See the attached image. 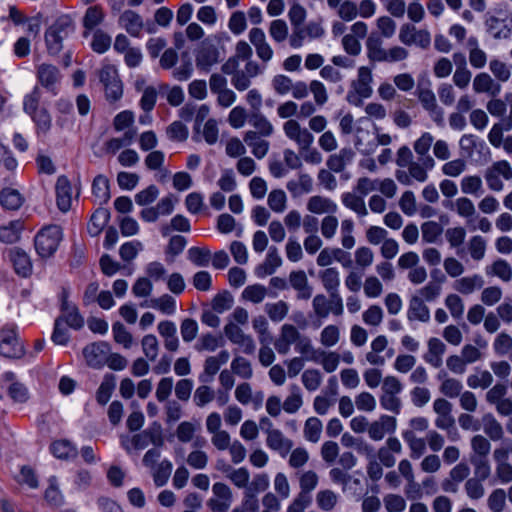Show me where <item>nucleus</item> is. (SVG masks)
I'll use <instances>...</instances> for the list:
<instances>
[{
	"instance_id": "obj_1",
	"label": "nucleus",
	"mask_w": 512,
	"mask_h": 512,
	"mask_svg": "<svg viewBox=\"0 0 512 512\" xmlns=\"http://www.w3.org/2000/svg\"><path fill=\"white\" fill-rule=\"evenodd\" d=\"M75 31V24L68 15L59 16L45 31L47 53L57 56L63 49V42Z\"/></svg>"
},
{
	"instance_id": "obj_2",
	"label": "nucleus",
	"mask_w": 512,
	"mask_h": 512,
	"mask_svg": "<svg viewBox=\"0 0 512 512\" xmlns=\"http://www.w3.org/2000/svg\"><path fill=\"white\" fill-rule=\"evenodd\" d=\"M26 354L24 343L19 338L18 326L13 323L0 328V355L9 359H21Z\"/></svg>"
},
{
	"instance_id": "obj_3",
	"label": "nucleus",
	"mask_w": 512,
	"mask_h": 512,
	"mask_svg": "<svg viewBox=\"0 0 512 512\" xmlns=\"http://www.w3.org/2000/svg\"><path fill=\"white\" fill-rule=\"evenodd\" d=\"M62 240V230L58 225H49L42 228L35 236L34 245L42 258L54 255Z\"/></svg>"
},
{
	"instance_id": "obj_4",
	"label": "nucleus",
	"mask_w": 512,
	"mask_h": 512,
	"mask_svg": "<svg viewBox=\"0 0 512 512\" xmlns=\"http://www.w3.org/2000/svg\"><path fill=\"white\" fill-rule=\"evenodd\" d=\"M372 82L373 75L371 69L366 66H361L358 69L357 79L353 80L351 83L353 92L347 94V101L356 106L361 105L362 98H369L373 93Z\"/></svg>"
},
{
	"instance_id": "obj_5",
	"label": "nucleus",
	"mask_w": 512,
	"mask_h": 512,
	"mask_svg": "<svg viewBox=\"0 0 512 512\" xmlns=\"http://www.w3.org/2000/svg\"><path fill=\"white\" fill-rule=\"evenodd\" d=\"M99 79L103 84L105 95L108 101L119 100L123 95V84L119 79L115 66L105 64L99 70Z\"/></svg>"
},
{
	"instance_id": "obj_6",
	"label": "nucleus",
	"mask_w": 512,
	"mask_h": 512,
	"mask_svg": "<svg viewBox=\"0 0 512 512\" xmlns=\"http://www.w3.org/2000/svg\"><path fill=\"white\" fill-rule=\"evenodd\" d=\"M484 179L489 189L501 191L504 188L503 180L512 179V167L506 160L496 161L485 170Z\"/></svg>"
},
{
	"instance_id": "obj_7",
	"label": "nucleus",
	"mask_w": 512,
	"mask_h": 512,
	"mask_svg": "<svg viewBox=\"0 0 512 512\" xmlns=\"http://www.w3.org/2000/svg\"><path fill=\"white\" fill-rule=\"evenodd\" d=\"M487 31L495 39H507L512 33V14L506 10H498L495 15L486 19Z\"/></svg>"
},
{
	"instance_id": "obj_8",
	"label": "nucleus",
	"mask_w": 512,
	"mask_h": 512,
	"mask_svg": "<svg viewBox=\"0 0 512 512\" xmlns=\"http://www.w3.org/2000/svg\"><path fill=\"white\" fill-rule=\"evenodd\" d=\"M37 82L47 92L57 95L61 83L62 74L58 67L53 64L42 63L36 67Z\"/></svg>"
},
{
	"instance_id": "obj_9",
	"label": "nucleus",
	"mask_w": 512,
	"mask_h": 512,
	"mask_svg": "<svg viewBox=\"0 0 512 512\" xmlns=\"http://www.w3.org/2000/svg\"><path fill=\"white\" fill-rule=\"evenodd\" d=\"M213 497L207 501L212 512H227L232 504V491L228 485L216 482L212 486Z\"/></svg>"
},
{
	"instance_id": "obj_10",
	"label": "nucleus",
	"mask_w": 512,
	"mask_h": 512,
	"mask_svg": "<svg viewBox=\"0 0 512 512\" xmlns=\"http://www.w3.org/2000/svg\"><path fill=\"white\" fill-rule=\"evenodd\" d=\"M225 336L228 340L238 345L242 352L247 355H252L255 352L256 345L253 338L247 335L243 330L235 323H228L224 327Z\"/></svg>"
},
{
	"instance_id": "obj_11",
	"label": "nucleus",
	"mask_w": 512,
	"mask_h": 512,
	"mask_svg": "<svg viewBox=\"0 0 512 512\" xmlns=\"http://www.w3.org/2000/svg\"><path fill=\"white\" fill-rule=\"evenodd\" d=\"M283 130L287 138L297 143L301 150H307L313 143V135L293 119L283 124Z\"/></svg>"
},
{
	"instance_id": "obj_12",
	"label": "nucleus",
	"mask_w": 512,
	"mask_h": 512,
	"mask_svg": "<svg viewBox=\"0 0 512 512\" xmlns=\"http://www.w3.org/2000/svg\"><path fill=\"white\" fill-rule=\"evenodd\" d=\"M110 353V346L104 341L87 345L83 349V355L90 367L101 368L107 362V355Z\"/></svg>"
},
{
	"instance_id": "obj_13",
	"label": "nucleus",
	"mask_w": 512,
	"mask_h": 512,
	"mask_svg": "<svg viewBox=\"0 0 512 512\" xmlns=\"http://www.w3.org/2000/svg\"><path fill=\"white\" fill-rule=\"evenodd\" d=\"M219 61L220 51L217 46L209 40L203 41L196 53V66L200 70L208 71Z\"/></svg>"
},
{
	"instance_id": "obj_14",
	"label": "nucleus",
	"mask_w": 512,
	"mask_h": 512,
	"mask_svg": "<svg viewBox=\"0 0 512 512\" xmlns=\"http://www.w3.org/2000/svg\"><path fill=\"white\" fill-rule=\"evenodd\" d=\"M397 420L394 416L381 415L377 420L369 423L368 435L374 441L382 440L387 433H394Z\"/></svg>"
},
{
	"instance_id": "obj_15",
	"label": "nucleus",
	"mask_w": 512,
	"mask_h": 512,
	"mask_svg": "<svg viewBox=\"0 0 512 512\" xmlns=\"http://www.w3.org/2000/svg\"><path fill=\"white\" fill-rule=\"evenodd\" d=\"M249 40L255 47L258 58L263 63H268L273 58V49L266 40V35L261 28H252L249 31Z\"/></svg>"
},
{
	"instance_id": "obj_16",
	"label": "nucleus",
	"mask_w": 512,
	"mask_h": 512,
	"mask_svg": "<svg viewBox=\"0 0 512 512\" xmlns=\"http://www.w3.org/2000/svg\"><path fill=\"white\" fill-rule=\"evenodd\" d=\"M131 442L136 449H144L150 444L161 445L163 439L160 425L155 423L148 429L134 435Z\"/></svg>"
},
{
	"instance_id": "obj_17",
	"label": "nucleus",
	"mask_w": 512,
	"mask_h": 512,
	"mask_svg": "<svg viewBox=\"0 0 512 512\" xmlns=\"http://www.w3.org/2000/svg\"><path fill=\"white\" fill-rule=\"evenodd\" d=\"M56 204L60 211L67 212L72 205V186L65 175L57 178L55 185Z\"/></svg>"
},
{
	"instance_id": "obj_18",
	"label": "nucleus",
	"mask_w": 512,
	"mask_h": 512,
	"mask_svg": "<svg viewBox=\"0 0 512 512\" xmlns=\"http://www.w3.org/2000/svg\"><path fill=\"white\" fill-rule=\"evenodd\" d=\"M289 284L297 292L296 298L298 300H308L311 298L313 288L309 284L307 275L303 270L290 272Z\"/></svg>"
},
{
	"instance_id": "obj_19",
	"label": "nucleus",
	"mask_w": 512,
	"mask_h": 512,
	"mask_svg": "<svg viewBox=\"0 0 512 512\" xmlns=\"http://www.w3.org/2000/svg\"><path fill=\"white\" fill-rule=\"evenodd\" d=\"M402 452V445L398 438L389 437L386 440V444L383 447H380L377 456L379 459V463L387 468H391L395 465L396 459L393 454H400Z\"/></svg>"
},
{
	"instance_id": "obj_20",
	"label": "nucleus",
	"mask_w": 512,
	"mask_h": 512,
	"mask_svg": "<svg viewBox=\"0 0 512 512\" xmlns=\"http://www.w3.org/2000/svg\"><path fill=\"white\" fill-rule=\"evenodd\" d=\"M269 136H260L251 131H246L243 137L244 142L251 149L252 154L257 159L264 158L270 148V143L266 138Z\"/></svg>"
},
{
	"instance_id": "obj_21",
	"label": "nucleus",
	"mask_w": 512,
	"mask_h": 512,
	"mask_svg": "<svg viewBox=\"0 0 512 512\" xmlns=\"http://www.w3.org/2000/svg\"><path fill=\"white\" fill-rule=\"evenodd\" d=\"M407 319L411 322L420 321L423 323H427L430 320V310L420 296L413 295L410 298Z\"/></svg>"
},
{
	"instance_id": "obj_22",
	"label": "nucleus",
	"mask_w": 512,
	"mask_h": 512,
	"mask_svg": "<svg viewBox=\"0 0 512 512\" xmlns=\"http://www.w3.org/2000/svg\"><path fill=\"white\" fill-rule=\"evenodd\" d=\"M9 259L18 275L28 277L31 274L32 263L29 255L24 250L20 248L11 249L9 251Z\"/></svg>"
},
{
	"instance_id": "obj_23",
	"label": "nucleus",
	"mask_w": 512,
	"mask_h": 512,
	"mask_svg": "<svg viewBox=\"0 0 512 512\" xmlns=\"http://www.w3.org/2000/svg\"><path fill=\"white\" fill-rule=\"evenodd\" d=\"M266 445L273 451L278 452L282 457H286L293 447V441L285 437L279 429L269 432L266 438Z\"/></svg>"
},
{
	"instance_id": "obj_24",
	"label": "nucleus",
	"mask_w": 512,
	"mask_h": 512,
	"mask_svg": "<svg viewBox=\"0 0 512 512\" xmlns=\"http://www.w3.org/2000/svg\"><path fill=\"white\" fill-rule=\"evenodd\" d=\"M282 265V259L275 246L269 247L265 261L256 267L255 273L258 277L262 278L272 275L278 267Z\"/></svg>"
},
{
	"instance_id": "obj_25",
	"label": "nucleus",
	"mask_w": 512,
	"mask_h": 512,
	"mask_svg": "<svg viewBox=\"0 0 512 512\" xmlns=\"http://www.w3.org/2000/svg\"><path fill=\"white\" fill-rule=\"evenodd\" d=\"M248 124L253 127L251 132L259 134L260 136L271 137L274 133L273 124L261 111H253L248 116Z\"/></svg>"
},
{
	"instance_id": "obj_26",
	"label": "nucleus",
	"mask_w": 512,
	"mask_h": 512,
	"mask_svg": "<svg viewBox=\"0 0 512 512\" xmlns=\"http://www.w3.org/2000/svg\"><path fill=\"white\" fill-rule=\"evenodd\" d=\"M446 351L445 344L438 338L432 337L428 341V351L424 354L423 359L435 368L442 365V356Z\"/></svg>"
},
{
	"instance_id": "obj_27",
	"label": "nucleus",
	"mask_w": 512,
	"mask_h": 512,
	"mask_svg": "<svg viewBox=\"0 0 512 512\" xmlns=\"http://www.w3.org/2000/svg\"><path fill=\"white\" fill-rule=\"evenodd\" d=\"M367 57L371 62H384L387 50L380 35L371 33L366 40Z\"/></svg>"
},
{
	"instance_id": "obj_28",
	"label": "nucleus",
	"mask_w": 512,
	"mask_h": 512,
	"mask_svg": "<svg viewBox=\"0 0 512 512\" xmlns=\"http://www.w3.org/2000/svg\"><path fill=\"white\" fill-rule=\"evenodd\" d=\"M300 492L297 496L312 501L311 493L317 487L319 477L315 471L308 470L298 474Z\"/></svg>"
},
{
	"instance_id": "obj_29",
	"label": "nucleus",
	"mask_w": 512,
	"mask_h": 512,
	"mask_svg": "<svg viewBox=\"0 0 512 512\" xmlns=\"http://www.w3.org/2000/svg\"><path fill=\"white\" fill-rule=\"evenodd\" d=\"M354 157V152L350 148H343L338 153L332 154L328 157L326 165L330 171L335 173L342 172L346 165L351 163Z\"/></svg>"
},
{
	"instance_id": "obj_30",
	"label": "nucleus",
	"mask_w": 512,
	"mask_h": 512,
	"mask_svg": "<svg viewBox=\"0 0 512 512\" xmlns=\"http://www.w3.org/2000/svg\"><path fill=\"white\" fill-rule=\"evenodd\" d=\"M473 89L476 93H489L495 97L500 93L501 86L494 82L488 73H480L473 80Z\"/></svg>"
},
{
	"instance_id": "obj_31",
	"label": "nucleus",
	"mask_w": 512,
	"mask_h": 512,
	"mask_svg": "<svg viewBox=\"0 0 512 512\" xmlns=\"http://www.w3.org/2000/svg\"><path fill=\"white\" fill-rule=\"evenodd\" d=\"M110 219V212L105 208H98L91 215L87 224V231L91 237L98 236Z\"/></svg>"
},
{
	"instance_id": "obj_32",
	"label": "nucleus",
	"mask_w": 512,
	"mask_h": 512,
	"mask_svg": "<svg viewBox=\"0 0 512 512\" xmlns=\"http://www.w3.org/2000/svg\"><path fill=\"white\" fill-rule=\"evenodd\" d=\"M420 161V163L412 162L407 167L412 179L418 182H425L428 178L427 170H431L434 167L435 161L431 156L420 158Z\"/></svg>"
},
{
	"instance_id": "obj_33",
	"label": "nucleus",
	"mask_w": 512,
	"mask_h": 512,
	"mask_svg": "<svg viewBox=\"0 0 512 512\" xmlns=\"http://www.w3.org/2000/svg\"><path fill=\"white\" fill-rule=\"evenodd\" d=\"M24 224L21 220H13L0 226V242L12 244L20 239Z\"/></svg>"
},
{
	"instance_id": "obj_34",
	"label": "nucleus",
	"mask_w": 512,
	"mask_h": 512,
	"mask_svg": "<svg viewBox=\"0 0 512 512\" xmlns=\"http://www.w3.org/2000/svg\"><path fill=\"white\" fill-rule=\"evenodd\" d=\"M222 472L225 473V476L237 487V488H245L248 487L250 473L247 468L240 467L238 469L232 468L230 465H223Z\"/></svg>"
},
{
	"instance_id": "obj_35",
	"label": "nucleus",
	"mask_w": 512,
	"mask_h": 512,
	"mask_svg": "<svg viewBox=\"0 0 512 512\" xmlns=\"http://www.w3.org/2000/svg\"><path fill=\"white\" fill-rule=\"evenodd\" d=\"M307 209L315 214L335 213L337 211V205L329 198L316 195L309 198Z\"/></svg>"
},
{
	"instance_id": "obj_36",
	"label": "nucleus",
	"mask_w": 512,
	"mask_h": 512,
	"mask_svg": "<svg viewBox=\"0 0 512 512\" xmlns=\"http://www.w3.org/2000/svg\"><path fill=\"white\" fill-rule=\"evenodd\" d=\"M482 428L484 433L492 441H499L504 436V430L501 423L491 413L483 415Z\"/></svg>"
},
{
	"instance_id": "obj_37",
	"label": "nucleus",
	"mask_w": 512,
	"mask_h": 512,
	"mask_svg": "<svg viewBox=\"0 0 512 512\" xmlns=\"http://www.w3.org/2000/svg\"><path fill=\"white\" fill-rule=\"evenodd\" d=\"M51 453L58 459H73L77 456L78 450L68 440H57L50 445Z\"/></svg>"
},
{
	"instance_id": "obj_38",
	"label": "nucleus",
	"mask_w": 512,
	"mask_h": 512,
	"mask_svg": "<svg viewBox=\"0 0 512 512\" xmlns=\"http://www.w3.org/2000/svg\"><path fill=\"white\" fill-rule=\"evenodd\" d=\"M340 496L331 489H323L316 494L317 507L325 512H331L339 502Z\"/></svg>"
},
{
	"instance_id": "obj_39",
	"label": "nucleus",
	"mask_w": 512,
	"mask_h": 512,
	"mask_svg": "<svg viewBox=\"0 0 512 512\" xmlns=\"http://www.w3.org/2000/svg\"><path fill=\"white\" fill-rule=\"evenodd\" d=\"M319 278L329 295L339 293L340 277L336 268H326L319 273Z\"/></svg>"
},
{
	"instance_id": "obj_40",
	"label": "nucleus",
	"mask_w": 512,
	"mask_h": 512,
	"mask_svg": "<svg viewBox=\"0 0 512 512\" xmlns=\"http://www.w3.org/2000/svg\"><path fill=\"white\" fill-rule=\"evenodd\" d=\"M341 200L346 208L354 211L359 216H366L368 214L365 201L360 194L357 195L356 192H346L342 194Z\"/></svg>"
},
{
	"instance_id": "obj_41",
	"label": "nucleus",
	"mask_w": 512,
	"mask_h": 512,
	"mask_svg": "<svg viewBox=\"0 0 512 512\" xmlns=\"http://www.w3.org/2000/svg\"><path fill=\"white\" fill-rule=\"evenodd\" d=\"M486 274L498 277L503 282H510L512 280V267L506 260L497 259L486 267Z\"/></svg>"
},
{
	"instance_id": "obj_42",
	"label": "nucleus",
	"mask_w": 512,
	"mask_h": 512,
	"mask_svg": "<svg viewBox=\"0 0 512 512\" xmlns=\"http://www.w3.org/2000/svg\"><path fill=\"white\" fill-rule=\"evenodd\" d=\"M23 197L20 192L13 188H4L0 192V204L8 210H17L23 204Z\"/></svg>"
},
{
	"instance_id": "obj_43",
	"label": "nucleus",
	"mask_w": 512,
	"mask_h": 512,
	"mask_svg": "<svg viewBox=\"0 0 512 512\" xmlns=\"http://www.w3.org/2000/svg\"><path fill=\"white\" fill-rule=\"evenodd\" d=\"M264 311L272 322L279 323L288 315L289 304L284 300L266 303Z\"/></svg>"
},
{
	"instance_id": "obj_44",
	"label": "nucleus",
	"mask_w": 512,
	"mask_h": 512,
	"mask_svg": "<svg viewBox=\"0 0 512 512\" xmlns=\"http://www.w3.org/2000/svg\"><path fill=\"white\" fill-rule=\"evenodd\" d=\"M286 188L293 196L310 193L313 190V180L308 174H300L298 180H290Z\"/></svg>"
},
{
	"instance_id": "obj_45",
	"label": "nucleus",
	"mask_w": 512,
	"mask_h": 512,
	"mask_svg": "<svg viewBox=\"0 0 512 512\" xmlns=\"http://www.w3.org/2000/svg\"><path fill=\"white\" fill-rule=\"evenodd\" d=\"M92 193L99 204L108 202L110 199L109 181L104 175H98L92 183Z\"/></svg>"
},
{
	"instance_id": "obj_46",
	"label": "nucleus",
	"mask_w": 512,
	"mask_h": 512,
	"mask_svg": "<svg viewBox=\"0 0 512 512\" xmlns=\"http://www.w3.org/2000/svg\"><path fill=\"white\" fill-rule=\"evenodd\" d=\"M483 285V278L480 275L475 274L456 280L454 288L461 294L467 295L472 293L475 289L482 288Z\"/></svg>"
},
{
	"instance_id": "obj_47",
	"label": "nucleus",
	"mask_w": 512,
	"mask_h": 512,
	"mask_svg": "<svg viewBox=\"0 0 512 512\" xmlns=\"http://www.w3.org/2000/svg\"><path fill=\"white\" fill-rule=\"evenodd\" d=\"M173 469V464L170 460L164 459L159 464L151 469V474L154 480V483L157 487L164 486Z\"/></svg>"
},
{
	"instance_id": "obj_48",
	"label": "nucleus",
	"mask_w": 512,
	"mask_h": 512,
	"mask_svg": "<svg viewBox=\"0 0 512 512\" xmlns=\"http://www.w3.org/2000/svg\"><path fill=\"white\" fill-rule=\"evenodd\" d=\"M116 386V378L113 374L105 375L102 383L96 392V400L100 405H105L110 400Z\"/></svg>"
},
{
	"instance_id": "obj_49",
	"label": "nucleus",
	"mask_w": 512,
	"mask_h": 512,
	"mask_svg": "<svg viewBox=\"0 0 512 512\" xmlns=\"http://www.w3.org/2000/svg\"><path fill=\"white\" fill-rule=\"evenodd\" d=\"M402 437L411 450V458L418 459L424 454L426 450L425 441L422 438L416 437L413 431H404Z\"/></svg>"
},
{
	"instance_id": "obj_50",
	"label": "nucleus",
	"mask_w": 512,
	"mask_h": 512,
	"mask_svg": "<svg viewBox=\"0 0 512 512\" xmlns=\"http://www.w3.org/2000/svg\"><path fill=\"white\" fill-rule=\"evenodd\" d=\"M290 394L283 402V409L289 414L296 413L303 404L301 390L298 385L292 384L289 387Z\"/></svg>"
},
{
	"instance_id": "obj_51",
	"label": "nucleus",
	"mask_w": 512,
	"mask_h": 512,
	"mask_svg": "<svg viewBox=\"0 0 512 512\" xmlns=\"http://www.w3.org/2000/svg\"><path fill=\"white\" fill-rule=\"evenodd\" d=\"M223 345V339L221 336L213 335L212 333H206L196 342L194 348L198 352H214L218 347Z\"/></svg>"
},
{
	"instance_id": "obj_52",
	"label": "nucleus",
	"mask_w": 512,
	"mask_h": 512,
	"mask_svg": "<svg viewBox=\"0 0 512 512\" xmlns=\"http://www.w3.org/2000/svg\"><path fill=\"white\" fill-rule=\"evenodd\" d=\"M444 206L454 208L457 214L464 218L472 217L476 213L473 202L466 197H460L456 199L455 202L449 201L447 204H444Z\"/></svg>"
},
{
	"instance_id": "obj_53",
	"label": "nucleus",
	"mask_w": 512,
	"mask_h": 512,
	"mask_svg": "<svg viewBox=\"0 0 512 512\" xmlns=\"http://www.w3.org/2000/svg\"><path fill=\"white\" fill-rule=\"evenodd\" d=\"M464 491L467 497L473 501L480 500L485 496V487L479 478H468L464 484Z\"/></svg>"
},
{
	"instance_id": "obj_54",
	"label": "nucleus",
	"mask_w": 512,
	"mask_h": 512,
	"mask_svg": "<svg viewBox=\"0 0 512 512\" xmlns=\"http://www.w3.org/2000/svg\"><path fill=\"white\" fill-rule=\"evenodd\" d=\"M188 259L198 267L208 266L211 252L206 247H191L187 252Z\"/></svg>"
},
{
	"instance_id": "obj_55",
	"label": "nucleus",
	"mask_w": 512,
	"mask_h": 512,
	"mask_svg": "<svg viewBox=\"0 0 512 512\" xmlns=\"http://www.w3.org/2000/svg\"><path fill=\"white\" fill-rule=\"evenodd\" d=\"M150 306L166 315H172L176 312V301L168 294L152 299Z\"/></svg>"
},
{
	"instance_id": "obj_56",
	"label": "nucleus",
	"mask_w": 512,
	"mask_h": 512,
	"mask_svg": "<svg viewBox=\"0 0 512 512\" xmlns=\"http://www.w3.org/2000/svg\"><path fill=\"white\" fill-rule=\"evenodd\" d=\"M506 493L504 489H494L487 498V505L492 512H503L506 506Z\"/></svg>"
},
{
	"instance_id": "obj_57",
	"label": "nucleus",
	"mask_w": 512,
	"mask_h": 512,
	"mask_svg": "<svg viewBox=\"0 0 512 512\" xmlns=\"http://www.w3.org/2000/svg\"><path fill=\"white\" fill-rule=\"evenodd\" d=\"M471 448L474 455L471 458H487L491 450V443L483 435H475L471 439Z\"/></svg>"
},
{
	"instance_id": "obj_58",
	"label": "nucleus",
	"mask_w": 512,
	"mask_h": 512,
	"mask_svg": "<svg viewBox=\"0 0 512 512\" xmlns=\"http://www.w3.org/2000/svg\"><path fill=\"white\" fill-rule=\"evenodd\" d=\"M269 35L275 43L284 42L290 36L287 23L282 19L273 20L269 26Z\"/></svg>"
},
{
	"instance_id": "obj_59",
	"label": "nucleus",
	"mask_w": 512,
	"mask_h": 512,
	"mask_svg": "<svg viewBox=\"0 0 512 512\" xmlns=\"http://www.w3.org/2000/svg\"><path fill=\"white\" fill-rule=\"evenodd\" d=\"M322 422L317 417H310L304 425V436L306 440L316 443L319 441L322 432Z\"/></svg>"
},
{
	"instance_id": "obj_60",
	"label": "nucleus",
	"mask_w": 512,
	"mask_h": 512,
	"mask_svg": "<svg viewBox=\"0 0 512 512\" xmlns=\"http://www.w3.org/2000/svg\"><path fill=\"white\" fill-rule=\"evenodd\" d=\"M231 371L245 380H248L253 376L251 363L241 356H237L232 360Z\"/></svg>"
},
{
	"instance_id": "obj_61",
	"label": "nucleus",
	"mask_w": 512,
	"mask_h": 512,
	"mask_svg": "<svg viewBox=\"0 0 512 512\" xmlns=\"http://www.w3.org/2000/svg\"><path fill=\"white\" fill-rule=\"evenodd\" d=\"M422 240L426 243H435L442 234V226L435 221H427L421 225Z\"/></svg>"
},
{
	"instance_id": "obj_62",
	"label": "nucleus",
	"mask_w": 512,
	"mask_h": 512,
	"mask_svg": "<svg viewBox=\"0 0 512 512\" xmlns=\"http://www.w3.org/2000/svg\"><path fill=\"white\" fill-rule=\"evenodd\" d=\"M41 96L42 93L39 86H35L29 94L25 95L23 100V110L26 114L30 116L41 109L39 108Z\"/></svg>"
},
{
	"instance_id": "obj_63",
	"label": "nucleus",
	"mask_w": 512,
	"mask_h": 512,
	"mask_svg": "<svg viewBox=\"0 0 512 512\" xmlns=\"http://www.w3.org/2000/svg\"><path fill=\"white\" fill-rule=\"evenodd\" d=\"M45 500L54 507L61 506L64 502V497L57 486L56 477L49 478V486L45 491Z\"/></svg>"
},
{
	"instance_id": "obj_64",
	"label": "nucleus",
	"mask_w": 512,
	"mask_h": 512,
	"mask_svg": "<svg viewBox=\"0 0 512 512\" xmlns=\"http://www.w3.org/2000/svg\"><path fill=\"white\" fill-rule=\"evenodd\" d=\"M493 382V376L489 371H478L475 374L469 375L467 378V385L470 388H488Z\"/></svg>"
}]
</instances>
